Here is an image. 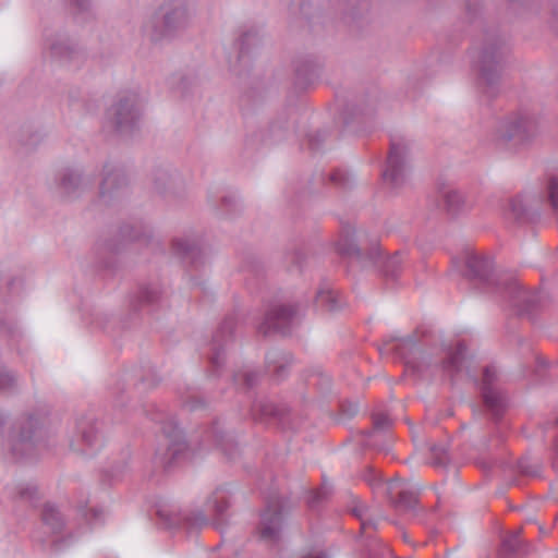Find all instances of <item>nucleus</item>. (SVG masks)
<instances>
[{"mask_svg": "<svg viewBox=\"0 0 558 558\" xmlns=\"http://www.w3.org/2000/svg\"><path fill=\"white\" fill-rule=\"evenodd\" d=\"M368 262L376 265L381 259V251L379 247H373L368 254Z\"/></svg>", "mask_w": 558, "mask_h": 558, "instance_id": "obj_45", "label": "nucleus"}, {"mask_svg": "<svg viewBox=\"0 0 558 558\" xmlns=\"http://www.w3.org/2000/svg\"><path fill=\"white\" fill-rule=\"evenodd\" d=\"M300 315V310L295 304H275L266 313L258 330L264 335L271 331L287 333L299 322Z\"/></svg>", "mask_w": 558, "mask_h": 558, "instance_id": "obj_7", "label": "nucleus"}, {"mask_svg": "<svg viewBox=\"0 0 558 558\" xmlns=\"http://www.w3.org/2000/svg\"><path fill=\"white\" fill-rule=\"evenodd\" d=\"M275 415V408L270 403L257 402L252 408V416L255 421H264L265 417Z\"/></svg>", "mask_w": 558, "mask_h": 558, "instance_id": "obj_36", "label": "nucleus"}, {"mask_svg": "<svg viewBox=\"0 0 558 558\" xmlns=\"http://www.w3.org/2000/svg\"><path fill=\"white\" fill-rule=\"evenodd\" d=\"M158 514L160 518H165L166 519V524L168 527H175L178 524H179V521L177 519H170V518H166V513L165 511H158Z\"/></svg>", "mask_w": 558, "mask_h": 558, "instance_id": "obj_47", "label": "nucleus"}, {"mask_svg": "<svg viewBox=\"0 0 558 558\" xmlns=\"http://www.w3.org/2000/svg\"><path fill=\"white\" fill-rule=\"evenodd\" d=\"M315 305L327 312H337L342 308L344 301L329 283L324 282L316 292Z\"/></svg>", "mask_w": 558, "mask_h": 558, "instance_id": "obj_20", "label": "nucleus"}, {"mask_svg": "<svg viewBox=\"0 0 558 558\" xmlns=\"http://www.w3.org/2000/svg\"><path fill=\"white\" fill-rule=\"evenodd\" d=\"M232 330L233 320L226 319L213 337L210 363L215 368L220 367L223 362L226 348L232 339Z\"/></svg>", "mask_w": 558, "mask_h": 558, "instance_id": "obj_17", "label": "nucleus"}, {"mask_svg": "<svg viewBox=\"0 0 558 558\" xmlns=\"http://www.w3.org/2000/svg\"><path fill=\"white\" fill-rule=\"evenodd\" d=\"M92 2L93 0H71L72 5L81 12L88 11Z\"/></svg>", "mask_w": 558, "mask_h": 558, "instance_id": "obj_44", "label": "nucleus"}, {"mask_svg": "<svg viewBox=\"0 0 558 558\" xmlns=\"http://www.w3.org/2000/svg\"><path fill=\"white\" fill-rule=\"evenodd\" d=\"M533 128V121L527 116L517 113L500 122L497 137L504 143L513 141L515 144H521L532 136Z\"/></svg>", "mask_w": 558, "mask_h": 558, "instance_id": "obj_9", "label": "nucleus"}, {"mask_svg": "<svg viewBox=\"0 0 558 558\" xmlns=\"http://www.w3.org/2000/svg\"><path fill=\"white\" fill-rule=\"evenodd\" d=\"M84 517L92 525L101 523L105 519V511L102 509L93 508L84 512Z\"/></svg>", "mask_w": 558, "mask_h": 558, "instance_id": "obj_39", "label": "nucleus"}, {"mask_svg": "<svg viewBox=\"0 0 558 558\" xmlns=\"http://www.w3.org/2000/svg\"><path fill=\"white\" fill-rule=\"evenodd\" d=\"M432 463L436 466H442L447 463V448L444 445H435L430 448Z\"/></svg>", "mask_w": 558, "mask_h": 558, "instance_id": "obj_37", "label": "nucleus"}, {"mask_svg": "<svg viewBox=\"0 0 558 558\" xmlns=\"http://www.w3.org/2000/svg\"><path fill=\"white\" fill-rule=\"evenodd\" d=\"M177 179V172L168 167H160L156 169L153 174L155 187L159 192H165L170 189L175 183Z\"/></svg>", "mask_w": 558, "mask_h": 558, "instance_id": "obj_29", "label": "nucleus"}, {"mask_svg": "<svg viewBox=\"0 0 558 558\" xmlns=\"http://www.w3.org/2000/svg\"><path fill=\"white\" fill-rule=\"evenodd\" d=\"M162 429L166 437L165 446L167 448L165 452H161L159 449L157 454L165 466H170L184 456L187 446L178 426L172 427L171 430H168L166 427Z\"/></svg>", "mask_w": 558, "mask_h": 558, "instance_id": "obj_13", "label": "nucleus"}, {"mask_svg": "<svg viewBox=\"0 0 558 558\" xmlns=\"http://www.w3.org/2000/svg\"><path fill=\"white\" fill-rule=\"evenodd\" d=\"M506 45L500 39H493L485 44L477 56L475 68L478 72V85L488 97L497 90L500 62L506 52Z\"/></svg>", "mask_w": 558, "mask_h": 558, "instance_id": "obj_4", "label": "nucleus"}, {"mask_svg": "<svg viewBox=\"0 0 558 558\" xmlns=\"http://www.w3.org/2000/svg\"><path fill=\"white\" fill-rule=\"evenodd\" d=\"M16 384L17 377L13 373L7 369H0V390H11Z\"/></svg>", "mask_w": 558, "mask_h": 558, "instance_id": "obj_38", "label": "nucleus"}, {"mask_svg": "<svg viewBox=\"0 0 558 558\" xmlns=\"http://www.w3.org/2000/svg\"><path fill=\"white\" fill-rule=\"evenodd\" d=\"M45 48L52 58L69 63L81 54L77 44L64 32H46Z\"/></svg>", "mask_w": 558, "mask_h": 558, "instance_id": "obj_11", "label": "nucleus"}, {"mask_svg": "<svg viewBox=\"0 0 558 558\" xmlns=\"http://www.w3.org/2000/svg\"><path fill=\"white\" fill-rule=\"evenodd\" d=\"M198 403H201L199 400H197L196 398L192 397L191 400H185L184 401V405L187 407L190 410H195L198 408Z\"/></svg>", "mask_w": 558, "mask_h": 558, "instance_id": "obj_48", "label": "nucleus"}, {"mask_svg": "<svg viewBox=\"0 0 558 558\" xmlns=\"http://www.w3.org/2000/svg\"><path fill=\"white\" fill-rule=\"evenodd\" d=\"M329 494V490L326 487H322L313 493L308 497L310 507H316L322 500H324Z\"/></svg>", "mask_w": 558, "mask_h": 558, "instance_id": "obj_41", "label": "nucleus"}, {"mask_svg": "<svg viewBox=\"0 0 558 558\" xmlns=\"http://www.w3.org/2000/svg\"><path fill=\"white\" fill-rule=\"evenodd\" d=\"M70 446L74 451L86 456H93L102 447V437L92 416H84L76 420L75 432L70 440Z\"/></svg>", "mask_w": 558, "mask_h": 558, "instance_id": "obj_6", "label": "nucleus"}, {"mask_svg": "<svg viewBox=\"0 0 558 558\" xmlns=\"http://www.w3.org/2000/svg\"><path fill=\"white\" fill-rule=\"evenodd\" d=\"M292 363V356L281 350L272 349L266 354V367L277 379H282Z\"/></svg>", "mask_w": 558, "mask_h": 558, "instance_id": "obj_22", "label": "nucleus"}, {"mask_svg": "<svg viewBox=\"0 0 558 558\" xmlns=\"http://www.w3.org/2000/svg\"><path fill=\"white\" fill-rule=\"evenodd\" d=\"M281 526V515L277 509L268 506L262 514L259 535L263 541L275 542L278 539Z\"/></svg>", "mask_w": 558, "mask_h": 558, "instance_id": "obj_19", "label": "nucleus"}, {"mask_svg": "<svg viewBox=\"0 0 558 558\" xmlns=\"http://www.w3.org/2000/svg\"><path fill=\"white\" fill-rule=\"evenodd\" d=\"M305 558H329L325 553H313L307 555Z\"/></svg>", "mask_w": 558, "mask_h": 558, "instance_id": "obj_52", "label": "nucleus"}, {"mask_svg": "<svg viewBox=\"0 0 558 558\" xmlns=\"http://www.w3.org/2000/svg\"><path fill=\"white\" fill-rule=\"evenodd\" d=\"M364 478L373 489L383 490L397 510L408 512L415 508L417 494L410 483L400 478L384 482L381 476L372 469L365 473Z\"/></svg>", "mask_w": 558, "mask_h": 558, "instance_id": "obj_5", "label": "nucleus"}, {"mask_svg": "<svg viewBox=\"0 0 558 558\" xmlns=\"http://www.w3.org/2000/svg\"><path fill=\"white\" fill-rule=\"evenodd\" d=\"M530 208H532V204L529 198L525 196H517L509 202L507 215L511 219L521 221L526 217Z\"/></svg>", "mask_w": 558, "mask_h": 558, "instance_id": "obj_30", "label": "nucleus"}, {"mask_svg": "<svg viewBox=\"0 0 558 558\" xmlns=\"http://www.w3.org/2000/svg\"><path fill=\"white\" fill-rule=\"evenodd\" d=\"M142 114V100L135 92L121 94L108 108L105 117L106 125L120 135H129L137 129Z\"/></svg>", "mask_w": 558, "mask_h": 558, "instance_id": "obj_2", "label": "nucleus"}, {"mask_svg": "<svg viewBox=\"0 0 558 558\" xmlns=\"http://www.w3.org/2000/svg\"><path fill=\"white\" fill-rule=\"evenodd\" d=\"M123 234L128 236L130 240H140L141 233L137 230H134L132 232H128L126 229L123 230Z\"/></svg>", "mask_w": 558, "mask_h": 558, "instance_id": "obj_50", "label": "nucleus"}, {"mask_svg": "<svg viewBox=\"0 0 558 558\" xmlns=\"http://www.w3.org/2000/svg\"><path fill=\"white\" fill-rule=\"evenodd\" d=\"M519 470L524 474H532V472L525 466L524 462L519 463Z\"/></svg>", "mask_w": 558, "mask_h": 558, "instance_id": "obj_53", "label": "nucleus"}, {"mask_svg": "<svg viewBox=\"0 0 558 558\" xmlns=\"http://www.w3.org/2000/svg\"><path fill=\"white\" fill-rule=\"evenodd\" d=\"M40 435L41 420L39 417L31 415L22 418L5 440V454L17 461L33 457L39 445Z\"/></svg>", "mask_w": 558, "mask_h": 558, "instance_id": "obj_3", "label": "nucleus"}, {"mask_svg": "<svg viewBox=\"0 0 558 558\" xmlns=\"http://www.w3.org/2000/svg\"><path fill=\"white\" fill-rule=\"evenodd\" d=\"M173 252L184 258L196 263L197 256L201 254L198 241L192 236L177 238L172 242Z\"/></svg>", "mask_w": 558, "mask_h": 558, "instance_id": "obj_24", "label": "nucleus"}, {"mask_svg": "<svg viewBox=\"0 0 558 558\" xmlns=\"http://www.w3.org/2000/svg\"><path fill=\"white\" fill-rule=\"evenodd\" d=\"M43 522L53 535L61 532L64 521L58 508L52 504H46L43 511Z\"/></svg>", "mask_w": 558, "mask_h": 558, "instance_id": "obj_27", "label": "nucleus"}, {"mask_svg": "<svg viewBox=\"0 0 558 558\" xmlns=\"http://www.w3.org/2000/svg\"><path fill=\"white\" fill-rule=\"evenodd\" d=\"M24 288L23 269L13 260L0 262V292L4 296H19Z\"/></svg>", "mask_w": 558, "mask_h": 558, "instance_id": "obj_12", "label": "nucleus"}, {"mask_svg": "<svg viewBox=\"0 0 558 558\" xmlns=\"http://www.w3.org/2000/svg\"><path fill=\"white\" fill-rule=\"evenodd\" d=\"M469 274L481 281H487L493 270V260L486 256L471 255L466 259Z\"/></svg>", "mask_w": 558, "mask_h": 558, "instance_id": "obj_23", "label": "nucleus"}, {"mask_svg": "<svg viewBox=\"0 0 558 558\" xmlns=\"http://www.w3.org/2000/svg\"><path fill=\"white\" fill-rule=\"evenodd\" d=\"M444 204L447 213L457 216L466 213L474 204V198L458 189H448L442 193Z\"/></svg>", "mask_w": 558, "mask_h": 558, "instance_id": "obj_18", "label": "nucleus"}, {"mask_svg": "<svg viewBox=\"0 0 558 558\" xmlns=\"http://www.w3.org/2000/svg\"><path fill=\"white\" fill-rule=\"evenodd\" d=\"M230 505L229 492L226 488H217L208 499V506L215 512V521L220 524L225 521L226 511Z\"/></svg>", "mask_w": 558, "mask_h": 558, "instance_id": "obj_25", "label": "nucleus"}, {"mask_svg": "<svg viewBox=\"0 0 558 558\" xmlns=\"http://www.w3.org/2000/svg\"><path fill=\"white\" fill-rule=\"evenodd\" d=\"M408 147L403 143H392L387 159L386 169L383 172V180L392 187L402 185L408 175L407 162Z\"/></svg>", "mask_w": 558, "mask_h": 558, "instance_id": "obj_8", "label": "nucleus"}, {"mask_svg": "<svg viewBox=\"0 0 558 558\" xmlns=\"http://www.w3.org/2000/svg\"><path fill=\"white\" fill-rule=\"evenodd\" d=\"M505 292L511 305L518 308L520 314L530 313L539 301L537 293L524 289L517 280L510 281Z\"/></svg>", "mask_w": 558, "mask_h": 558, "instance_id": "obj_16", "label": "nucleus"}, {"mask_svg": "<svg viewBox=\"0 0 558 558\" xmlns=\"http://www.w3.org/2000/svg\"><path fill=\"white\" fill-rule=\"evenodd\" d=\"M555 19L558 21V10L554 12Z\"/></svg>", "mask_w": 558, "mask_h": 558, "instance_id": "obj_55", "label": "nucleus"}, {"mask_svg": "<svg viewBox=\"0 0 558 558\" xmlns=\"http://www.w3.org/2000/svg\"><path fill=\"white\" fill-rule=\"evenodd\" d=\"M51 543H52V545L56 547V549H61V548H62V546H61V544H60V543H61V539H59V538H53V539H51Z\"/></svg>", "mask_w": 558, "mask_h": 558, "instance_id": "obj_54", "label": "nucleus"}, {"mask_svg": "<svg viewBox=\"0 0 558 558\" xmlns=\"http://www.w3.org/2000/svg\"><path fill=\"white\" fill-rule=\"evenodd\" d=\"M160 291L156 286L141 288L137 294L138 305L154 304L159 300Z\"/></svg>", "mask_w": 558, "mask_h": 558, "instance_id": "obj_34", "label": "nucleus"}, {"mask_svg": "<svg viewBox=\"0 0 558 558\" xmlns=\"http://www.w3.org/2000/svg\"><path fill=\"white\" fill-rule=\"evenodd\" d=\"M465 359L466 349L463 343H458L453 351L447 352V359L442 363V368L451 376L459 374L463 369Z\"/></svg>", "mask_w": 558, "mask_h": 558, "instance_id": "obj_26", "label": "nucleus"}, {"mask_svg": "<svg viewBox=\"0 0 558 558\" xmlns=\"http://www.w3.org/2000/svg\"><path fill=\"white\" fill-rule=\"evenodd\" d=\"M196 14L194 0H163L143 23L144 36L153 43H163L186 29Z\"/></svg>", "mask_w": 558, "mask_h": 558, "instance_id": "obj_1", "label": "nucleus"}, {"mask_svg": "<svg viewBox=\"0 0 558 558\" xmlns=\"http://www.w3.org/2000/svg\"><path fill=\"white\" fill-rule=\"evenodd\" d=\"M330 383V379L328 376H325V375H318V376H313L311 379H310V384L311 385H317V384H320L322 386H328Z\"/></svg>", "mask_w": 558, "mask_h": 558, "instance_id": "obj_46", "label": "nucleus"}, {"mask_svg": "<svg viewBox=\"0 0 558 558\" xmlns=\"http://www.w3.org/2000/svg\"><path fill=\"white\" fill-rule=\"evenodd\" d=\"M391 424V420L386 414H377L374 416V426L378 430L386 429Z\"/></svg>", "mask_w": 558, "mask_h": 558, "instance_id": "obj_43", "label": "nucleus"}, {"mask_svg": "<svg viewBox=\"0 0 558 558\" xmlns=\"http://www.w3.org/2000/svg\"><path fill=\"white\" fill-rule=\"evenodd\" d=\"M206 441H213L223 451H227V445L229 444L230 439H226V436L222 433L219 422H215L210 430L207 432Z\"/></svg>", "mask_w": 558, "mask_h": 558, "instance_id": "obj_33", "label": "nucleus"}, {"mask_svg": "<svg viewBox=\"0 0 558 558\" xmlns=\"http://www.w3.org/2000/svg\"><path fill=\"white\" fill-rule=\"evenodd\" d=\"M331 180L339 184H344V173L338 171L331 174Z\"/></svg>", "mask_w": 558, "mask_h": 558, "instance_id": "obj_49", "label": "nucleus"}, {"mask_svg": "<svg viewBox=\"0 0 558 558\" xmlns=\"http://www.w3.org/2000/svg\"><path fill=\"white\" fill-rule=\"evenodd\" d=\"M37 494V489L34 485H20L17 488V495L21 499L32 501Z\"/></svg>", "mask_w": 558, "mask_h": 558, "instance_id": "obj_40", "label": "nucleus"}, {"mask_svg": "<svg viewBox=\"0 0 558 558\" xmlns=\"http://www.w3.org/2000/svg\"><path fill=\"white\" fill-rule=\"evenodd\" d=\"M359 232L352 226H347L342 229L340 238L337 242V250L341 255L354 256L362 260V252L357 246Z\"/></svg>", "mask_w": 558, "mask_h": 558, "instance_id": "obj_21", "label": "nucleus"}, {"mask_svg": "<svg viewBox=\"0 0 558 558\" xmlns=\"http://www.w3.org/2000/svg\"><path fill=\"white\" fill-rule=\"evenodd\" d=\"M128 185V179L123 170L112 162H107L102 168L100 182V196L111 198L118 195Z\"/></svg>", "mask_w": 558, "mask_h": 558, "instance_id": "obj_15", "label": "nucleus"}, {"mask_svg": "<svg viewBox=\"0 0 558 558\" xmlns=\"http://www.w3.org/2000/svg\"><path fill=\"white\" fill-rule=\"evenodd\" d=\"M92 184V175L85 173L81 168H66L59 175L60 192L68 197L83 192Z\"/></svg>", "mask_w": 558, "mask_h": 558, "instance_id": "obj_14", "label": "nucleus"}, {"mask_svg": "<svg viewBox=\"0 0 558 558\" xmlns=\"http://www.w3.org/2000/svg\"><path fill=\"white\" fill-rule=\"evenodd\" d=\"M415 347V340L412 337H403L396 339L395 342L390 344L389 351H393L398 355L405 357L407 352L411 351Z\"/></svg>", "mask_w": 558, "mask_h": 558, "instance_id": "obj_35", "label": "nucleus"}, {"mask_svg": "<svg viewBox=\"0 0 558 558\" xmlns=\"http://www.w3.org/2000/svg\"><path fill=\"white\" fill-rule=\"evenodd\" d=\"M207 523L206 515L203 513H198L195 518V522L191 523V525H204Z\"/></svg>", "mask_w": 558, "mask_h": 558, "instance_id": "obj_51", "label": "nucleus"}, {"mask_svg": "<svg viewBox=\"0 0 558 558\" xmlns=\"http://www.w3.org/2000/svg\"><path fill=\"white\" fill-rule=\"evenodd\" d=\"M498 371L495 366L484 368L481 383L482 397L486 409L494 417H499L506 407V398L497 388Z\"/></svg>", "mask_w": 558, "mask_h": 558, "instance_id": "obj_10", "label": "nucleus"}, {"mask_svg": "<svg viewBox=\"0 0 558 558\" xmlns=\"http://www.w3.org/2000/svg\"><path fill=\"white\" fill-rule=\"evenodd\" d=\"M259 375L254 369L245 368L234 374L233 379L236 385L245 388H252L258 381Z\"/></svg>", "mask_w": 558, "mask_h": 558, "instance_id": "obj_32", "label": "nucleus"}, {"mask_svg": "<svg viewBox=\"0 0 558 558\" xmlns=\"http://www.w3.org/2000/svg\"><path fill=\"white\" fill-rule=\"evenodd\" d=\"M403 259L396 253L393 256L386 258L383 263V272L386 277L397 278L401 271Z\"/></svg>", "mask_w": 558, "mask_h": 558, "instance_id": "obj_31", "label": "nucleus"}, {"mask_svg": "<svg viewBox=\"0 0 558 558\" xmlns=\"http://www.w3.org/2000/svg\"><path fill=\"white\" fill-rule=\"evenodd\" d=\"M353 513L360 519L361 521V530L363 532H366L368 529L375 527V522L372 519H366L363 517V509L362 507H355L353 509Z\"/></svg>", "mask_w": 558, "mask_h": 558, "instance_id": "obj_42", "label": "nucleus"}, {"mask_svg": "<svg viewBox=\"0 0 558 558\" xmlns=\"http://www.w3.org/2000/svg\"><path fill=\"white\" fill-rule=\"evenodd\" d=\"M520 534L521 530L519 529L504 537L499 550L501 556L510 557L520 553H525Z\"/></svg>", "mask_w": 558, "mask_h": 558, "instance_id": "obj_28", "label": "nucleus"}]
</instances>
